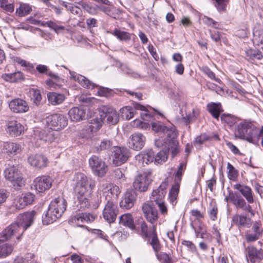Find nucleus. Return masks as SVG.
<instances>
[{"instance_id":"obj_1","label":"nucleus","mask_w":263,"mask_h":263,"mask_svg":"<svg viewBox=\"0 0 263 263\" xmlns=\"http://www.w3.org/2000/svg\"><path fill=\"white\" fill-rule=\"evenodd\" d=\"M74 191L77 197V210L83 211L90 206L89 198L95 186V181L83 173H77L74 178Z\"/></svg>"},{"instance_id":"obj_2","label":"nucleus","mask_w":263,"mask_h":263,"mask_svg":"<svg viewBox=\"0 0 263 263\" xmlns=\"http://www.w3.org/2000/svg\"><path fill=\"white\" fill-rule=\"evenodd\" d=\"M107 191L103 193L104 208L103 211L104 219L109 223L115 222L118 213L117 201L121 191L118 186L112 184L105 183Z\"/></svg>"},{"instance_id":"obj_3","label":"nucleus","mask_w":263,"mask_h":263,"mask_svg":"<svg viewBox=\"0 0 263 263\" xmlns=\"http://www.w3.org/2000/svg\"><path fill=\"white\" fill-rule=\"evenodd\" d=\"M152 129L159 135H163L166 136L163 141L164 148L168 151H171L173 156L178 153L177 146L178 142L176 140L177 133L175 131V127H167L165 126L162 123L157 121L152 123Z\"/></svg>"},{"instance_id":"obj_4","label":"nucleus","mask_w":263,"mask_h":263,"mask_svg":"<svg viewBox=\"0 0 263 263\" xmlns=\"http://www.w3.org/2000/svg\"><path fill=\"white\" fill-rule=\"evenodd\" d=\"M66 207L67 202L62 197H58L52 200L49 205L48 211L43 216V224H50L60 218L66 210Z\"/></svg>"},{"instance_id":"obj_5","label":"nucleus","mask_w":263,"mask_h":263,"mask_svg":"<svg viewBox=\"0 0 263 263\" xmlns=\"http://www.w3.org/2000/svg\"><path fill=\"white\" fill-rule=\"evenodd\" d=\"M4 173L5 179L11 182L14 190H20L25 185L26 180L17 166L12 165L8 167Z\"/></svg>"},{"instance_id":"obj_6","label":"nucleus","mask_w":263,"mask_h":263,"mask_svg":"<svg viewBox=\"0 0 263 263\" xmlns=\"http://www.w3.org/2000/svg\"><path fill=\"white\" fill-rule=\"evenodd\" d=\"M258 129L251 123H240L238 125L235 135L240 139L254 143V138L258 135Z\"/></svg>"},{"instance_id":"obj_7","label":"nucleus","mask_w":263,"mask_h":263,"mask_svg":"<svg viewBox=\"0 0 263 263\" xmlns=\"http://www.w3.org/2000/svg\"><path fill=\"white\" fill-rule=\"evenodd\" d=\"M152 171L151 169L146 170L137 174L133 183V190L140 192H146L152 180Z\"/></svg>"},{"instance_id":"obj_8","label":"nucleus","mask_w":263,"mask_h":263,"mask_svg":"<svg viewBox=\"0 0 263 263\" xmlns=\"http://www.w3.org/2000/svg\"><path fill=\"white\" fill-rule=\"evenodd\" d=\"M24 232V228L20 227L15 222L7 227L0 234V241H7L14 238L19 241Z\"/></svg>"},{"instance_id":"obj_9","label":"nucleus","mask_w":263,"mask_h":263,"mask_svg":"<svg viewBox=\"0 0 263 263\" xmlns=\"http://www.w3.org/2000/svg\"><path fill=\"white\" fill-rule=\"evenodd\" d=\"M99 114L100 120L104 123L115 125L119 121V115L116 110L110 106H101L99 109Z\"/></svg>"},{"instance_id":"obj_10","label":"nucleus","mask_w":263,"mask_h":263,"mask_svg":"<svg viewBox=\"0 0 263 263\" xmlns=\"http://www.w3.org/2000/svg\"><path fill=\"white\" fill-rule=\"evenodd\" d=\"M45 121L49 127L55 131L63 129L68 124L67 117L60 114H54L48 116L45 119Z\"/></svg>"},{"instance_id":"obj_11","label":"nucleus","mask_w":263,"mask_h":263,"mask_svg":"<svg viewBox=\"0 0 263 263\" xmlns=\"http://www.w3.org/2000/svg\"><path fill=\"white\" fill-rule=\"evenodd\" d=\"M244 252L248 263L259 262L263 259V249H258L253 245L245 248Z\"/></svg>"},{"instance_id":"obj_12","label":"nucleus","mask_w":263,"mask_h":263,"mask_svg":"<svg viewBox=\"0 0 263 263\" xmlns=\"http://www.w3.org/2000/svg\"><path fill=\"white\" fill-rule=\"evenodd\" d=\"M89 165L95 175L102 177L106 173L107 166L99 157L93 155L89 159Z\"/></svg>"},{"instance_id":"obj_13","label":"nucleus","mask_w":263,"mask_h":263,"mask_svg":"<svg viewBox=\"0 0 263 263\" xmlns=\"http://www.w3.org/2000/svg\"><path fill=\"white\" fill-rule=\"evenodd\" d=\"M137 198V194L133 189H128L123 195L120 202V207L128 210L134 205Z\"/></svg>"},{"instance_id":"obj_14","label":"nucleus","mask_w":263,"mask_h":263,"mask_svg":"<svg viewBox=\"0 0 263 263\" xmlns=\"http://www.w3.org/2000/svg\"><path fill=\"white\" fill-rule=\"evenodd\" d=\"M8 105L11 111L16 114L27 112L29 109L28 103L21 98H15L10 101Z\"/></svg>"},{"instance_id":"obj_15","label":"nucleus","mask_w":263,"mask_h":263,"mask_svg":"<svg viewBox=\"0 0 263 263\" xmlns=\"http://www.w3.org/2000/svg\"><path fill=\"white\" fill-rule=\"evenodd\" d=\"M112 162L114 164L119 166L125 163L129 157V151L125 147L114 146Z\"/></svg>"},{"instance_id":"obj_16","label":"nucleus","mask_w":263,"mask_h":263,"mask_svg":"<svg viewBox=\"0 0 263 263\" xmlns=\"http://www.w3.org/2000/svg\"><path fill=\"white\" fill-rule=\"evenodd\" d=\"M35 213L34 211H31L20 214L15 222L17 223L20 227L24 228L25 231L33 223Z\"/></svg>"},{"instance_id":"obj_17","label":"nucleus","mask_w":263,"mask_h":263,"mask_svg":"<svg viewBox=\"0 0 263 263\" xmlns=\"http://www.w3.org/2000/svg\"><path fill=\"white\" fill-rule=\"evenodd\" d=\"M142 211L145 217L148 221L154 224V222L158 219V211L154 206L153 203H145L142 206Z\"/></svg>"},{"instance_id":"obj_18","label":"nucleus","mask_w":263,"mask_h":263,"mask_svg":"<svg viewBox=\"0 0 263 263\" xmlns=\"http://www.w3.org/2000/svg\"><path fill=\"white\" fill-rule=\"evenodd\" d=\"M33 185L36 191L43 193L51 186V179L48 176L37 177L34 180Z\"/></svg>"},{"instance_id":"obj_19","label":"nucleus","mask_w":263,"mask_h":263,"mask_svg":"<svg viewBox=\"0 0 263 263\" xmlns=\"http://www.w3.org/2000/svg\"><path fill=\"white\" fill-rule=\"evenodd\" d=\"M145 136L141 133H135L132 135L129 139V146L136 151L141 149L145 142Z\"/></svg>"},{"instance_id":"obj_20","label":"nucleus","mask_w":263,"mask_h":263,"mask_svg":"<svg viewBox=\"0 0 263 263\" xmlns=\"http://www.w3.org/2000/svg\"><path fill=\"white\" fill-rule=\"evenodd\" d=\"M136 110L146 111V108L139 103L134 104V107L131 106L123 107L120 110L121 116L123 119L129 120L134 117Z\"/></svg>"},{"instance_id":"obj_21","label":"nucleus","mask_w":263,"mask_h":263,"mask_svg":"<svg viewBox=\"0 0 263 263\" xmlns=\"http://www.w3.org/2000/svg\"><path fill=\"white\" fill-rule=\"evenodd\" d=\"M234 190L238 191L245 198L249 203L254 202L253 192L251 187L241 183H236L233 185Z\"/></svg>"},{"instance_id":"obj_22","label":"nucleus","mask_w":263,"mask_h":263,"mask_svg":"<svg viewBox=\"0 0 263 263\" xmlns=\"http://www.w3.org/2000/svg\"><path fill=\"white\" fill-rule=\"evenodd\" d=\"M167 186V183L163 182L160 185L158 189L154 190L150 197L152 201H154L156 203L163 201V199L166 194V188Z\"/></svg>"},{"instance_id":"obj_23","label":"nucleus","mask_w":263,"mask_h":263,"mask_svg":"<svg viewBox=\"0 0 263 263\" xmlns=\"http://www.w3.org/2000/svg\"><path fill=\"white\" fill-rule=\"evenodd\" d=\"M56 132L53 129L47 128L46 129L43 130H36L35 131V135L41 140L49 143L53 142L55 138Z\"/></svg>"},{"instance_id":"obj_24","label":"nucleus","mask_w":263,"mask_h":263,"mask_svg":"<svg viewBox=\"0 0 263 263\" xmlns=\"http://www.w3.org/2000/svg\"><path fill=\"white\" fill-rule=\"evenodd\" d=\"M28 162L32 166L42 168L47 165L48 160L42 155L31 154L28 157Z\"/></svg>"},{"instance_id":"obj_25","label":"nucleus","mask_w":263,"mask_h":263,"mask_svg":"<svg viewBox=\"0 0 263 263\" xmlns=\"http://www.w3.org/2000/svg\"><path fill=\"white\" fill-rule=\"evenodd\" d=\"M24 131V127L17 121H10L7 124V132L10 135L17 137Z\"/></svg>"},{"instance_id":"obj_26","label":"nucleus","mask_w":263,"mask_h":263,"mask_svg":"<svg viewBox=\"0 0 263 263\" xmlns=\"http://www.w3.org/2000/svg\"><path fill=\"white\" fill-rule=\"evenodd\" d=\"M3 149L9 155L14 156L20 153L22 149V145L17 143L4 142Z\"/></svg>"},{"instance_id":"obj_27","label":"nucleus","mask_w":263,"mask_h":263,"mask_svg":"<svg viewBox=\"0 0 263 263\" xmlns=\"http://www.w3.org/2000/svg\"><path fill=\"white\" fill-rule=\"evenodd\" d=\"M206 109L212 116L218 120L220 115L223 110L220 103L211 102L207 104Z\"/></svg>"},{"instance_id":"obj_28","label":"nucleus","mask_w":263,"mask_h":263,"mask_svg":"<svg viewBox=\"0 0 263 263\" xmlns=\"http://www.w3.org/2000/svg\"><path fill=\"white\" fill-rule=\"evenodd\" d=\"M232 220L239 227L250 228L252 225L251 219L243 215L236 214L233 217Z\"/></svg>"},{"instance_id":"obj_29","label":"nucleus","mask_w":263,"mask_h":263,"mask_svg":"<svg viewBox=\"0 0 263 263\" xmlns=\"http://www.w3.org/2000/svg\"><path fill=\"white\" fill-rule=\"evenodd\" d=\"M68 115L71 120L78 122L85 118V111L82 108L73 107L69 110Z\"/></svg>"},{"instance_id":"obj_30","label":"nucleus","mask_w":263,"mask_h":263,"mask_svg":"<svg viewBox=\"0 0 263 263\" xmlns=\"http://www.w3.org/2000/svg\"><path fill=\"white\" fill-rule=\"evenodd\" d=\"M152 228L153 231L151 233L149 237H151L152 240L149 243L155 251V254H158V253H159L160 251L161 246L157 236L156 232V226L155 225H153Z\"/></svg>"},{"instance_id":"obj_31","label":"nucleus","mask_w":263,"mask_h":263,"mask_svg":"<svg viewBox=\"0 0 263 263\" xmlns=\"http://www.w3.org/2000/svg\"><path fill=\"white\" fill-rule=\"evenodd\" d=\"M47 99L50 104L53 105H57L63 102L65 99V97L64 94L49 92L47 93Z\"/></svg>"},{"instance_id":"obj_32","label":"nucleus","mask_w":263,"mask_h":263,"mask_svg":"<svg viewBox=\"0 0 263 263\" xmlns=\"http://www.w3.org/2000/svg\"><path fill=\"white\" fill-rule=\"evenodd\" d=\"M230 202H232L237 209H241L246 205V200L240 195L236 193L230 194Z\"/></svg>"},{"instance_id":"obj_33","label":"nucleus","mask_w":263,"mask_h":263,"mask_svg":"<svg viewBox=\"0 0 263 263\" xmlns=\"http://www.w3.org/2000/svg\"><path fill=\"white\" fill-rule=\"evenodd\" d=\"M120 223L123 226L130 228L131 230L135 229L133 217L130 214H124L120 217Z\"/></svg>"},{"instance_id":"obj_34","label":"nucleus","mask_w":263,"mask_h":263,"mask_svg":"<svg viewBox=\"0 0 263 263\" xmlns=\"http://www.w3.org/2000/svg\"><path fill=\"white\" fill-rule=\"evenodd\" d=\"M139 157L141 158L143 164H148L153 162H155V154L152 149L142 152Z\"/></svg>"},{"instance_id":"obj_35","label":"nucleus","mask_w":263,"mask_h":263,"mask_svg":"<svg viewBox=\"0 0 263 263\" xmlns=\"http://www.w3.org/2000/svg\"><path fill=\"white\" fill-rule=\"evenodd\" d=\"M2 77L6 81L14 82L23 79V74L20 71H17L14 73L3 74Z\"/></svg>"},{"instance_id":"obj_36","label":"nucleus","mask_w":263,"mask_h":263,"mask_svg":"<svg viewBox=\"0 0 263 263\" xmlns=\"http://www.w3.org/2000/svg\"><path fill=\"white\" fill-rule=\"evenodd\" d=\"M73 78L77 80L78 82L85 88H93L96 87H98L96 84L91 82L83 76L80 75L77 76H73Z\"/></svg>"},{"instance_id":"obj_37","label":"nucleus","mask_w":263,"mask_h":263,"mask_svg":"<svg viewBox=\"0 0 263 263\" xmlns=\"http://www.w3.org/2000/svg\"><path fill=\"white\" fill-rule=\"evenodd\" d=\"M36 69L40 72V73H44L49 76L52 79L58 81L59 80L60 78L58 74L54 73L51 71H48V68L47 66L44 65H38L36 67Z\"/></svg>"},{"instance_id":"obj_38","label":"nucleus","mask_w":263,"mask_h":263,"mask_svg":"<svg viewBox=\"0 0 263 263\" xmlns=\"http://www.w3.org/2000/svg\"><path fill=\"white\" fill-rule=\"evenodd\" d=\"M32 11V7L29 4L21 3L19 8L16 10V13L19 16H24L29 15Z\"/></svg>"},{"instance_id":"obj_39","label":"nucleus","mask_w":263,"mask_h":263,"mask_svg":"<svg viewBox=\"0 0 263 263\" xmlns=\"http://www.w3.org/2000/svg\"><path fill=\"white\" fill-rule=\"evenodd\" d=\"M246 57L249 60H260L263 55L261 51L257 49H250L246 51Z\"/></svg>"},{"instance_id":"obj_40","label":"nucleus","mask_w":263,"mask_h":263,"mask_svg":"<svg viewBox=\"0 0 263 263\" xmlns=\"http://www.w3.org/2000/svg\"><path fill=\"white\" fill-rule=\"evenodd\" d=\"M220 119L222 122L227 123L229 126H233L238 121V119L234 116L229 114H223Z\"/></svg>"},{"instance_id":"obj_41","label":"nucleus","mask_w":263,"mask_h":263,"mask_svg":"<svg viewBox=\"0 0 263 263\" xmlns=\"http://www.w3.org/2000/svg\"><path fill=\"white\" fill-rule=\"evenodd\" d=\"M180 188V183L177 182H174V184L172 185L171 190L170 191L169 197L171 202L174 204L177 198L179 191Z\"/></svg>"},{"instance_id":"obj_42","label":"nucleus","mask_w":263,"mask_h":263,"mask_svg":"<svg viewBox=\"0 0 263 263\" xmlns=\"http://www.w3.org/2000/svg\"><path fill=\"white\" fill-rule=\"evenodd\" d=\"M228 177L232 181H236L239 176V172L230 162L227 163Z\"/></svg>"},{"instance_id":"obj_43","label":"nucleus","mask_w":263,"mask_h":263,"mask_svg":"<svg viewBox=\"0 0 263 263\" xmlns=\"http://www.w3.org/2000/svg\"><path fill=\"white\" fill-rule=\"evenodd\" d=\"M186 163L181 162L180 163L177 172L174 175V181L180 183L182 180V176L186 169Z\"/></svg>"},{"instance_id":"obj_44","label":"nucleus","mask_w":263,"mask_h":263,"mask_svg":"<svg viewBox=\"0 0 263 263\" xmlns=\"http://www.w3.org/2000/svg\"><path fill=\"white\" fill-rule=\"evenodd\" d=\"M13 251V247L9 244L0 245V258L5 257L10 254Z\"/></svg>"},{"instance_id":"obj_45","label":"nucleus","mask_w":263,"mask_h":263,"mask_svg":"<svg viewBox=\"0 0 263 263\" xmlns=\"http://www.w3.org/2000/svg\"><path fill=\"white\" fill-rule=\"evenodd\" d=\"M111 33L120 41H126L130 39V36L129 33L120 31L117 29H115Z\"/></svg>"},{"instance_id":"obj_46","label":"nucleus","mask_w":263,"mask_h":263,"mask_svg":"<svg viewBox=\"0 0 263 263\" xmlns=\"http://www.w3.org/2000/svg\"><path fill=\"white\" fill-rule=\"evenodd\" d=\"M167 159V154L166 151H161L155 155V163L162 164Z\"/></svg>"},{"instance_id":"obj_47","label":"nucleus","mask_w":263,"mask_h":263,"mask_svg":"<svg viewBox=\"0 0 263 263\" xmlns=\"http://www.w3.org/2000/svg\"><path fill=\"white\" fill-rule=\"evenodd\" d=\"M76 218L79 221L81 222H91L95 219V216L90 213H82L78 214L76 216Z\"/></svg>"},{"instance_id":"obj_48","label":"nucleus","mask_w":263,"mask_h":263,"mask_svg":"<svg viewBox=\"0 0 263 263\" xmlns=\"http://www.w3.org/2000/svg\"><path fill=\"white\" fill-rule=\"evenodd\" d=\"M191 226L192 228L194 230L195 232L196 238L199 237V235L201 233H202V234H205L206 233L205 226L202 222H199L197 228H195L192 223L191 224Z\"/></svg>"},{"instance_id":"obj_49","label":"nucleus","mask_w":263,"mask_h":263,"mask_svg":"<svg viewBox=\"0 0 263 263\" xmlns=\"http://www.w3.org/2000/svg\"><path fill=\"white\" fill-rule=\"evenodd\" d=\"M157 259L162 263H171L172 257L166 253L159 252L155 254Z\"/></svg>"},{"instance_id":"obj_50","label":"nucleus","mask_w":263,"mask_h":263,"mask_svg":"<svg viewBox=\"0 0 263 263\" xmlns=\"http://www.w3.org/2000/svg\"><path fill=\"white\" fill-rule=\"evenodd\" d=\"M32 93L31 99L33 100V102L36 106L39 105L42 100V97L41 94L40 90L38 89H32Z\"/></svg>"},{"instance_id":"obj_51","label":"nucleus","mask_w":263,"mask_h":263,"mask_svg":"<svg viewBox=\"0 0 263 263\" xmlns=\"http://www.w3.org/2000/svg\"><path fill=\"white\" fill-rule=\"evenodd\" d=\"M138 225L139 226L143 236L145 238L149 237L151 234L148 233V227L146 223L142 219L141 220H139Z\"/></svg>"},{"instance_id":"obj_52","label":"nucleus","mask_w":263,"mask_h":263,"mask_svg":"<svg viewBox=\"0 0 263 263\" xmlns=\"http://www.w3.org/2000/svg\"><path fill=\"white\" fill-rule=\"evenodd\" d=\"M229 0H215V6L219 12H223L226 10V7Z\"/></svg>"},{"instance_id":"obj_53","label":"nucleus","mask_w":263,"mask_h":263,"mask_svg":"<svg viewBox=\"0 0 263 263\" xmlns=\"http://www.w3.org/2000/svg\"><path fill=\"white\" fill-rule=\"evenodd\" d=\"M112 90L110 89L100 86L97 93L99 96L109 97L112 95Z\"/></svg>"},{"instance_id":"obj_54","label":"nucleus","mask_w":263,"mask_h":263,"mask_svg":"<svg viewBox=\"0 0 263 263\" xmlns=\"http://www.w3.org/2000/svg\"><path fill=\"white\" fill-rule=\"evenodd\" d=\"M218 212L217 206L216 204H211L210 208L209 210V214L210 219L215 221L217 219V214Z\"/></svg>"},{"instance_id":"obj_55","label":"nucleus","mask_w":263,"mask_h":263,"mask_svg":"<svg viewBox=\"0 0 263 263\" xmlns=\"http://www.w3.org/2000/svg\"><path fill=\"white\" fill-rule=\"evenodd\" d=\"M112 142L107 139H103L101 141L100 144V148L101 150H108L111 149L112 147Z\"/></svg>"},{"instance_id":"obj_56","label":"nucleus","mask_w":263,"mask_h":263,"mask_svg":"<svg viewBox=\"0 0 263 263\" xmlns=\"http://www.w3.org/2000/svg\"><path fill=\"white\" fill-rule=\"evenodd\" d=\"M14 203L15 207L19 209H23L27 205L22 195L16 197Z\"/></svg>"},{"instance_id":"obj_57","label":"nucleus","mask_w":263,"mask_h":263,"mask_svg":"<svg viewBox=\"0 0 263 263\" xmlns=\"http://www.w3.org/2000/svg\"><path fill=\"white\" fill-rule=\"evenodd\" d=\"M203 22L209 26L216 29L219 28L220 24L218 22L214 21L211 17H204Z\"/></svg>"},{"instance_id":"obj_58","label":"nucleus","mask_w":263,"mask_h":263,"mask_svg":"<svg viewBox=\"0 0 263 263\" xmlns=\"http://www.w3.org/2000/svg\"><path fill=\"white\" fill-rule=\"evenodd\" d=\"M13 60L16 63L21 65L22 66H24L25 67H28V68H32L33 67L32 65L29 62H28L21 59L19 57H14L13 58Z\"/></svg>"},{"instance_id":"obj_59","label":"nucleus","mask_w":263,"mask_h":263,"mask_svg":"<svg viewBox=\"0 0 263 263\" xmlns=\"http://www.w3.org/2000/svg\"><path fill=\"white\" fill-rule=\"evenodd\" d=\"M246 236V239L247 242H253L257 239H259V238L260 237V236L259 235V233H250L249 232H247L245 235Z\"/></svg>"},{"instance_id":"obj_60","label":"nucleus","mask_w":263,"mask_h":263,"mask_svg":"<svg viewBox=\"0 0 263 263\" xmlns=\"http://www.w3.org/2000/svg\"><path fill=\"white\" fill-rule=\"evenodd\" d=\"M22 195L24 199V200L27 205L32 203L33 201L34 200L35 197V196L33 194L28 192L25 194H22Z\"/></svg>"},{"instance_id":"obj_61","label":"nucleus","mask_w":263,"mask_h":263,"mask_svg":"<svg viewBox=\"0 0 263 263\" xmlns=\"http://www.w3.org/2000/svg\"><path fill=\"white\" fill-rule=\"evenodd\" d=\"M203 71L209 78L219 82L220 80L216 78L215 73L208 67L204 68Z\"/></svg>"},{"instance_id":"obj_62","label":"nucleus","mask_w":263,"mask_h":263,"mask_svg":"<svg viewBox=\"0 0 263 263\" xmlns=\"http://www.w3.org/2000/svg\"><path fill=\"white\" fill-rule=\"evenodd\" d=\"M208 137L205 135H201L196 138L194 142V145L202 144L203 142L208 140Z\"/></svg>"},{"instance_id":"obj_63","label":"nucleus","mask_w":263,"mask_h":263,"mask_svg":"<svg viewBox=\"0 0 263 263\" xmlns=\"http://www.w3.org/2000/svg\"><path fill=\"white\" fill-rule=\"evenodd\" d=\"M182 244L187 247L190 251L193 252L197 251V248L196 246L192 241L188 240H183Z\"/></svg>"},{"instance_id":"obj_64","label":"nucleus","mask_w":263,"mask_h":263,"mask_svg":"<svg viewBox=\"0 0 263 263\" xmlns=\"http://www.w3.org/2000/svg\"><path fill=\"white\" fill-rule=\"evenodd\" d=\"M261 224L257 221H255L252 228V230L254 233H259V235L261 236L262 234V230L261 229Z\"/></svg>"}]
</instances>
